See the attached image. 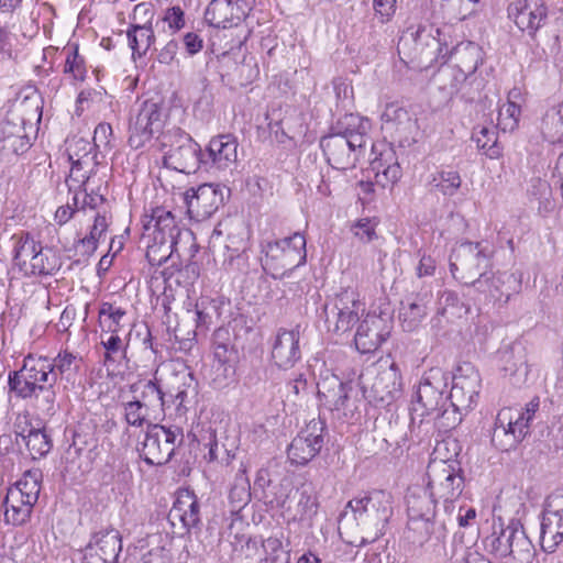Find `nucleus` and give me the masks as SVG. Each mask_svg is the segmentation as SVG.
<instances>
[{
	"mask_svg": "<svg viewBox=\"0 0 563 563\" xmlns=\"http://www.w3.org/2000/svg\"><path fill=\"white\" fill-rule=\"evenodd\" d=\"M163 159L166 167L185 174L196 173L201 165H208L200 145L185 133L170 145Z\"/></svg>",
	"mask_w": 563,
	"mask_h": 563,
	"instance_id": "nucleus-16",
	"label": "nucleus"
},
{
	"mask_svg": "<svg viewBox=\"0 0 563 563\" xmlns=\"http://www.w3.org/2000/svg\"><path fill=\"white\" fill-rule=\"evenodd\" d=\"M228 331L219 329L213 334V355L222 365L229 363L234 356V349L230 344Z\"/></svg>",
	"mask_w": 563,
	"mask_h": 563,
	"instance_id": "nucleus-53",
	"label": "nucleus"
},
{
	"mask_svg": "<svg viewBox=\"0 0 563 563\" xmlns=\"http://www.w3.org/2000/svg\"><path fill=\"white\" fill-rule=\"evenodd\" d=\"M328 331L335 334L350 333L368 313L366 303L354 289H344L333 299L332 306L325 307Z\"/></svg>",
	"mask_w": 563,
	"mask_h": 563,
	"instance_id": "nucleus-7",
	"label": "nucleus"
},
{
	"mask_svg": "<svg viewBox=\"0 0 563 563\" xmlns=\"http://www.w3.org/2000/svg\"><path fill=\"white\" fill-rule=\"evenodd\" d=\"M81 357L67 350L48 358L43 355L27 354L19 371L9 373L10 391L21 399H33L35 408L44 415L55 413V384H64V388L74 386L81 366Z\"/></svg>",
	"mask_w": 563,
	"mask_h": 563,
	"instance_id": "nucleus-1",
	"label": "nucleus"
},
{
	"mask_svg": "<svg viewBox=\"0 0 563 563\" xmlns=\"http://www.w3.org/2000/svg\"><path fill=\"white\" fill-rule=\"evenodd\" d=\"M325 422L320 418L310 420L288 446V459L292 464L306 465L324 444Z\"/></svg>",
	"mask_w": 563,
	"mask_h": 563,
	"instance_id": "nucleus-11",
	"label": "nucleus"
},
{
	"mask_svg": "<svg viewBox=\"0 0 563 563\" xmlns=\"http://www.w3.org/2000/svg\"><path fill=\"white\" fill-rule=\"evenodd\" d=\"M40 492L41 475L38 472H25L14 485L8 488L3 500L4 522L16 527L26 525L38 500Z\"/></svg>",
	"mask_w": 563,
	"mask_h": 563,
	"instance_id": "nucleus-5",
	"label": "nucleus"
},
{
	"mask_svg": "<svg viewBox=\"0 0 563 563\" xmlns=\"http://www.w3.org/2000/svg\"><path fill=\"white\" fill-rule=\"evenodd\" d=\"M64 73L70 74L76 80H84L86 78L87 69L85 58L79 55L77 47L67 51Z\"/></svg>",
	"mask_w": 563,
	"mask_h": 563,
	"instance_id": "nucleus-55",
	"label": "nucleus"
},
{
	"mask_svg": "<svg viewBox=\"0 0 563 563\" xmlns=\"http://www.w3.org/2000/svg\"><path fill=\"white\" fill-rule=\"evenodd\" d=\"M431 299V292L422 291L411 294L401 301L399 319L405 331H413L421 324L428 314Z\"/></svg>",
	"mask_w": 563,
	"mask_h": 563,
	"instance_id": "nucleus-29",
	"label": "nucleus"
},
{
	"mask_svg": "<svg viewBox=\"0 0 563 563\" xmlns=\"http://www.w3.org/2000/svg\"><path fill=\"white\" fill-rule=\"evenodd\" d=\"M163 112L158 103L144 101L129 125V144L133 148L144 146L163 129Z\"/></svg>",
	"mask_w": 563,
	"mask_h": 563,
	"instance_id": "nucleus-14",
	"label": "nucleus"
},
{
	"mask_svg": "<svg viewBox=\"0 0 563 563\" xmlns=\"http://www.w3.org/2000/svg\"><path fill=\"white\" fill-rule=\"evenodd\" d=\"M67 153L71 167L66 184L69 190L81 188L97 166L95 145L82 137L73 139L67 145Z\"/></svg>",
	"mask_w": 563,
	"mask_h": 563,
	"instance_id": "nucleus-12",
	"label": "nucleus"
},
{
	"mask_svg": "<svg viewBox=\"0 0 563 563\" xmlns=\"http://www.w3.org/2000/svg\"><path fill=\"white\" fill-rule=\"evenodd\" d=\"M493 250L483 242H463L451 255L450 271L455 274L461 269L470 275L489 272L492 268Z\"/></svg>",
	"mask_w": 563,
	"mask_h": 563,
	"instance_id": "nucleus-13",
	"label": "nucleus"
},
{
	"mask_svg": "<svg viewBox=\"0 0 563 563\" xmlns=\"http://www.w3.org/2000/svg\"><path fill=\"white\" fill-rule=\"evenodd\" d=\"M435 534L437 539H442L445 537V523H437L434 521V517H422L415 518L412 516H408V539L411 540L413 544L422 545L430 540V538Z\"/></svg>",
	"mask_w": 563,
	"mask_h": 563,
	"instance_id": "nucleus-36",
	"label": "nucleus"
},
{
	"mask_svg": "<svg viewBox=\"0 0 563 563\" xmlns=\"http://www.w3.org/2000/svg\"><path fill=\"white\" fill-rule=\"evenodd\" d=\"M472 140L476 146L489 158H498L501 155V147L497 141V132L494 126L479 125L474 128Z\"/></svg>",
	"mask_w": 563,
	"mask_h": 563,
	"instance_id": "nucleus-48",
	"label": "nucleus"
},
{
	"mask_svg": "<svg viewBox=\"0 0 563 563\" xmlns=\"http://www.w3.org/2000/svg\"><path fill=\"white\" fill-rule=\"evenodd\" d=\"M16 437L27 446L33 457L44 456L52 449V442L46 432L38 428L25 426L16 432Z\"/></svg>",
	"mask_w": 563,
	"mask_h": 563,
	"instance_id": "nucleus-43",
	"label": "nucleus"
},
{
	"mask_svg": "<svg viewBox=\"0 0 563 563\" xmlns=\"http://www.w3.org/2000/svg\"><path fill=\"white\" fill-rule=\"evenodd\" d=\"M298 495L295 512L291 515L292 521H298L311 526L312 519L318 514V499L310 489L296 490Z\"/></svg>",
	"mask_w": 563,
	"mask_h": 563,
	"instance_id": "nucleus-46",
	"label": "nucleus"
},
{
	"mask_svg": "<svg viewBox=\"0 0 563 563\" xmlns=\"http://www.w3.org/2000/svg\"><path fill=\"white\" fill-rule=\"evenodd\" d=\"M437 36L432 33V30L428 31L426 27H419L413 36V42L416 44V49L419 51L420 55H426V62L432 63L438 53L442 52L441 41L439 36L441 35V30H434Z\"/></svg>",
	"mask_w": 563,
	"mask_h": 563,
	"instance_id": "nucleus-44",
	"label": "nucleus"
},
{
	"mask_svg": "<svg viewBox=\"0 0 563 563\" xmlns=\"http://www.w3.org/2000/svg\"><path fill=\"white\" fill-rule=\"evenodd\" d=\"M242 473L236 476V483L230 489L229 498L234 507L242 508L250 501V485L247 478L244 476L245 470L241 471Z\"/></svg>",
	"mask_w": 563,
	"mask_h": 563,
	"instance_id": "nucleus-56",
	"label": "nucleus"
},
{
	"mask_svg": "<svg viewBox=\"0 0 563 563\" xmlns=\"http://www.w3.org/2000/svg\"><path fill=\"white\" fill-rule=\"evenodd\" d=\"M163 21L175 33L185 26V13L178 5L168 8L164 13Z\"/></svg>",
	"mask_w": 563,
	"mask_h": 563,
	"instance_id": "nucleus-62",
	"label": "nucleus"
},
{
	"mask_svg": "<svg viewBox=\"0 0 563 563\" xmlns=\"http://www.w3.org/2000/svg\"><path fill=\"white\" fill-rule=\"evenodd\" d=\"M430 184L442 195L452 197L462 186V178L457 170L442 167L430 176Z\"/></svg>",
	"mask_w": 563,
	"mask_h": 563,
	"instance_id": "nucleus-47",
	"label": "nucleus"
},
{
	"mask_svg": "<svg viewBox=\"0 0 563 563\" xmlns=\"http://www.w3.org/2000/svg\"><path fill=\"white\" fill-rule=\"evenodd\" d=\"M262 547L266 554L265 560H271L272 563H276V561L280 558V555L285 554L288 560V552L284 551L283 538L278 536H271L267 539L263 540Z\"/></svg>",
	"mask_w": 563,
	"mask_h": 563,
	"instance_id": "nucleus-59",
	"label": "nucleus"
},
{
	"mask_svg": "<svg viewBox=\"0 0 563 563\" xmlns=\"http://www.w3.org/2000/svg\"><path fill=\"white\" fill-rule=\"evenodd\" d=\"M123 418L128 426L143 428L152 412L140 404V401L128 400L122 402Z\"/></svg>",
	"mask_w": 563,
	"mask_h": 563,
	"instance_id": "nucleus-52",
	"label": "nucleus"
},
{
	"mask_svg": "<svg viewBox=\"0 0 563 563\" xmlns=\"http://www.w3.org/2000/svg\"><path fill=\"white\" fill-rule=\"evenodd\" d=\"M437 497L427 484L409 487L406 501L408 516L415 518L435 517Z\"/></svg>",
	"mask_w": 563,
	"mask_h": 563,
	"instance_id": "nucleus-33",
	"label": "nucleus"
},
{
	"mask_svg": "<svg viewBox=\"0 0 563 563\" xmlns=\"http://www.w3.org/2000/svg\"><path fill=\"white\" fill-rule=\"evenodd\" d=\"M144 234L152 236L159 246H167L172 252L177 244L180 229L175 216L164 207L152 208L151 214H145L143 220Z\"/></svg>",
	"mask_w": 563,
	"mask_h": 563,
	"instance_id": "nucleus-19",
	"label": "nucleus"
},
{
	"mask_svg": "<svg viewBox=\"0 0 563 563\" xmlns=\"http://www.w3.org/2000/svg\"><path fill=\"white\" fill-rule=\"evenodd\" d=\"M97 246L98 240H96L93 236L86 235L78 240L75 245V251L77 255L82 257V261H87L95 253ZM79 261H81V258Z\"/></svg>",
	"mask_w": 563,
	"mask_h": 563,
	"instance_id": "nucleus-64",
	"label": "nucleus"
},
{
	"mask_svg": "<svg viewBox=\"0 0 563 563\" xmlns=\"http://www.w3.org/2000/svg\"><path fill=\"white\" fill-rule=\"evenodd\" d=\"M375 229L376 223L368 218H364L353 225L352 231L361 242L368 243L377 236Z\"/></svg>",
	"mask_w": 563,
	"mask_h": 563,
	"instance_id": "nucleus-60",
	"label": "nucleus"
},
{
	"mask_svg": "<svg viewBox=\"0 0 563 563\" xmlns=\"http://www.w3.org/2000/svg\"><path fill=\"white\" fill-rule=\"evenodd\" d=\"M451 58L455 60L460 71L468 77L473 75L484 60L482 47L471 41L459 43L451 52Z\"/></svg>",
	"mask_w": 563,
	"mask_h": 563,
	"instance_id": "nucleus-35",
	"label": "nucleus"
},
{
	"mask_svg": "<svg viewBox=\"0 0 563 563\" xmlns=\"http://www.w3.org/2000/svg\"><path fill=\"white\" fill-rule=\"evenodd\" d=\"M515 522L511 521L508 526H500L499 529L494 527V530L489 537L485 540V547L487 551L495 555L497 559L507 558L509 542L515 528Z\"/></svg>",
	"mask_w": 563,
	"mask_h": 563,
	"instance_id": "nucleus-49",
	"label": "nucleus"
},
{
	"mask_svg": "<svg viewBox=\"0 0 563 563\" xmlns=\"http://www.w3.org/2000/svg\"><path fill=\"white\" fill-rule=\"evenodd\" d=\"M320 146L328 163L335 169L345 170L355 166L357 154H353L349 142L335 133L324 136Z\"/></svg>",
	"mask_w": 563,
	"mask_h": 563,
	"instance_id": "nucleus-28",
	"label": "nucleus"
},
{
	"mask_svg": "<svg viewBox=\"0 0 563 563\" xmlns=\"http://www.w3.org/2000/svg\"><path fill=\"white\" fill-rule=\"evenodd\" d=\"M307 241L302 233L294 234L262 244L263 267L273 278L282 279L302 266L307 261Z\"/></svg>",
	"mask_w": 563,
	"mask_h": 563,
	"instance_id": "nucleus-4",
	"label": "nucleus"
},
{
	"mask_svg": "<svg viewBox=\"0 0 563 563\" xmlns=\"http://www.w3.org/2000/svg\"><path fill=\"white\" fill-rule=\"evenodd\" d=\"M183 437V431L177 427L148 423L141 442L140 455L148 465H165L181 444Z\"/></svg>",
	"mask_w": 563,
	"mask_h": 563,
	"instance_id": "nucleus-8",
	"label": "nucleus"
},
{
	"mask_svg": "<svg viewBox=\"0 0 563 563\" xmlns=\"http://www.w3.org/2000/svg\"><path fill=\"white\" fill-rule=\"evenodd\" d=\"M126 37L133 58L145 55L155 41L154 31L150 23L131 25L126 32Z\"/></svg>",
	"mask_w": 563,
	"mask_h": 563,
	"instance_id": "nucleus-42",
	"label": "nucleus"
},
{
	"mask_svg": "<svg viewBox=\"0 0 563 563\" xmlns=\"http://www.w3.org/2000/svg\"><path fill=\"white\" fill-rule=\"evenodd\" d=\"M499 368L505 376H509L514 384L526 380L528 375L527 351L525 345L512 342L503 345L497 353Z\"/></svg>",
	"mask_w": 563,
	"mask_h": 563,
	"instance_id": "nucleus-25",
	"label": "nucleus"
},
{
	"mask_svg": "<svg viewBox=\"0 0 563 563\" xmlns=\"http://www.w3.org/2000/svg\"><path fill=\"white\" fill-rule=\"evenodd\" d=\"M130 391L134 395L133 400L140 401L152 413L164 411L168 404L159 385L152 379H140L131 384Z\"/></svg>",
	"mask_w": 563,
	"mask_h": 563,
	"instance_id": "nucleus-32",
	"label": "nucleus"
},
{
	"mask_svg": "<svg viewBox=\"0 0 563 563\" xmlns=\"http://www.w3.org/2000/svg\"><path fill=\"white\" fill-rule=\"evenodd\" d=\"M121 536L115 529L101 530L93 534L85 548V558L98 556L102 563L113 562L121 552Z\"/></svg>",
	"mask_w": 563,
	"mask_h": 563,
	"instance_id": "nucleus-27",
	"label": "nucleus"
},
{
	"mask_svg": "<svg viewBox=\"0 0 563 563\" xmlns=\"http://www.w3.org/2000/svg\"><path fill=\"white\" fill-rule=\"evenodd\" d=\"M101 344L106 350L104 362H114L117 356L124 353V345L118 333L102 332Z\"/></svg>",
	"mask_w": 563,
	"mask_h": 563,
	"instance_id": "nucleus-57",
	"label": "nucleus"
},
{
	"mask_svg": "<svg viewBox=\"0 0 563 563\" xmlns=\"http://www.w3.org/2000/svg\"><path fill=\"white\" fill-rule=\"evenodd\" d=\"M508 14L521 31L536 33L547 19L543 0H518L508 7Z\"/></svg>",
	"mask_w": 563,
	"mask_h": 563,
	"instance_id": "nucleus-24",
	"label": "nucleus"
},
{
	"mask_svg": "<svg viewBox=\"0 0 563 563\" xmlns=\"http://www.w3.org/2000/svg\"><path fill=\"white\" fill-rule=\"evenodd\" d=\"M401 387V376L395 363H391L388 369L378 374L373 385L374 390L380 394V399L391 400L399 396Z\"/></svg>",
	"mask_w": 563,
	"mask_h": 563,
	"instance_id": "nucleus-41",
	"label": "nucleus"
},
{
	"mask_svg": "<svg viewBox=\"0 0 563 563\" xmlns=\"http://www.w3.org/2000/svg\"><path fill=\"white\" fill-rule=\"evenodd\" d=\"M448 387L446 374L440 367H432L427 371L419 383L417 391L412 399L411 416L423 418L424 416H434V419H450L446 408L449 399L443 396Z\"/></svg>",
	"mask_w": 563,
	"mask_h": 563,
	"instance_id": "nucleus-6",
	"label": "nucleus"
},
{
	"mask_svg": "<svg viewBox=\"0 0 563 563\" xmlns=\"http://www.w3.org/2000/svg\"><path fill=\"white\" fill-rule=\"evenodd\" d=\"M14 249H13V265L19 268L24 275L30 268L37 250L41 249V243L36 242L30 233H22L21 235H14Z\"/></svg>",
	"mask_w": 563,
	"mask_h": 563,
	"instance_id": "nucleus-38",
	"label": "nucleus"
},
{
	"mask_svg": "<svg viewBox=\"0 0 563 563\" xmlns=\"http://www.w3.org/2000/svg\"><path fill=\"white\" fill-rule=\"evenodd\" d=\"M238 140L232 134H220L212 137L203 154L208 165L219 170L231 168L238 161Z\"/></svg>",
	"mask_w": 563,
	"mask_h": 563,
	"instance_id": "nucleus-26",
	"label": "nucleus"
},
{
	"mask_svg": "<svg viewBox=\"0 0 563 563\" xmlns=\"http://www.w3.org/2000/svg\"><path fill=\"white\" fill-rule=\"evenodd\" d=\"M426 484L437 498L456 500L463 492L464 478L452 464L439 460L429 463Z\"/></svg>",
	"mask_w": 563,
	"mask_h": 563,
	"instance_id": "nucleus-10",
	"label": "nucleus"
},
{
	"mask_svg": "<svg viewBox=\"0 0 563 563\" xmlns=\"http://www.w3.org/2000/svg\"><path fill=\"white\" fill-rule=\"evenodd\" d=\"M80 195V203L79 209H91L97 212H102V210H107V201L101 194H96L93 191L88 192L85 187L82 191H77Z\"/></svg>",
	"mask_w": 563,
	"mask_h": 563,
	"instance_id": "nucleus-58",
	"label": "nucleus"
},
{
	"mask_svg": "<svg viewBox=\"0 0 563 563\" xmlns=\"http://www.w3.org/2000/svg\"><path fill=\"white\" fill-rule=\"evenodd\" d=\"M521 273L494 274L489 271L482 272L476 279L472 280V286L494 300L507 303L514 294L521 290Z\"/></svg>",
	"mask_w": 563,
	"mask_h": 563,
	"instance_id": "nucleus-20",
	"label": "nucleus"
},
{
	"mask_svg": "<svg viewBox=\"0 0 563 563\" xmlns=\"http://www.w3.org/2000/svg\"><path fill=\"white\" fill-rule=\"evenodd\" d=\"M371 129L372 124L367 118L356 113H346L338 121L335 134L349 136L358 133V131H361V134H364L369 133Z\"/></svg>",
	"mask_w": 563,
	"mask_h": 563,
	"instance_id": "nucleus-50",
	"label": "nucleus"
},
{
	"mask_svg": "<svg viewBox=\"0 0 563 563\" xmlns=\"http://www.w3.org/2000/svg\"><path fill=\"white\" fill-rule=\"evenodd\" d=\"M251 10L246 0H211L205 12V20L214 27L227 29L238 25Z\"/></svg>",
	"mask_w": 563,
	"mask_h": 563,
	"instance_id": "nucleus-21",
	"label": "nucleus"
},
{
	"mask_svg": "<svg viewBox=\"0 0 563 563\" xmlns=\"http://www.w3.org/2000/svg\"><path fill=\"white\" fill-rule=\"evenodd\" d=\"M389 335L385 321L377 314L368 312L356 327L354 344L362 353L375 352Z\"/></svg>",
	"mask_w": 563,
	"mask_h": 563,
	"instance_id": "nucleus-23",
	"label": "nucleus"
},
{
	"mask_svg": "<svg viewBox=\"0 0 563 563\" xmlns=\"http://www.w3.org/2000/svg\"><path fill=\"white\" fill-rule=\"evenodd\" d=\"M62 266L60 258L52 247H43L37 253L26 271V276L54 275Z\"/></svg>",
	"mask_w": 563,
	"mask_h": 563,
	"instance_id": "nucleus-39",
	"label": "nucleus"
},
{
	"mask_svg": "<svg viewBox=\"0 0 563 563\" xmlns=\"http://www.w3.org/2000/svg\"><path fill=\"white\" fill-rule=\"evenodd\" d=\"M371 170L375 174L376 184L383 188L395 185L401 177L396 153L387 145L371 161Z\"/></svg>",
	"mask_w": 563,
	"mask_h": 563,
	"instance_id": "nucleus-30",
	"label": "nucleus"
},
{
	"mask_svg": "<svg viewBox=\"0 0 563 563\" xmlns=\"http://www.w3.org/2000/svg\"><path fill=\"white\" fill-rule=\"evenodd\" d=\"M563 541V490H555L545 500L542 514L540 543L545 552H553Z\"/></svg>",
	"mask_w": 563,
	"mask_h": 563,
	"instance_id": "nucleus-15",
	"label": "nucleus"
},
{
	"mask_svg": "<svg viewBox=\"0 0 563 563\" xmlns=\"http://www.w3.org/2000/svg\"><path fill=\"white\" fill-rule=\"evenodd\" d=\"M541 132L551 143L563 141V103H558L547 110L541 124Z\"/></svg>",
	"mask_w": 563,
	"mask_h": 563,
	"instance_id": "nucleus-45",
	"label": "nucleus"
},
{
	"mask_svg": "<svg viewBox=\"0 0 563 563\" xmlns=\"http://www.w3.org/2000/svg\"><path fill=\"white\" fill-rule=\"evenodd\" d=\"M481 388V376L477 369L470 363H465L456 369L452 378V387L448 397L452 407V421L444 424L453 428L462 418L456 413L467 412L475 406Z\"/></svg>",
	"mask_w": 563,
	"mask_h": 563,
	"instance_id": "nucleus-9",
	"label": "nucleus"
},
{
	"mask_svg": "<svg viewBox=\"0 0 563 563\" xmlns=\"http://www.w3.org/2000/svg\"><path fill=\"white\" fill-rule=\"evenodd\" d=\"M80 203V195L75 192L71 198V203L67 202L65 206H60L55 212V221L63 225L67 223L74 216V213L79 210Z\"/></svg>",
	"mask_w": 563,
	"mask_h": 563,
	"instance_id": "nucleus-61",
	"label": "nucleus"
},
{
	"mask_svg": "<svg viewBox=\"0 0 563 563\" xmlns=\"http://www.w3.org/2000/svg\"><path fill=\"white\" fill-rule=\"evenodd\" d=\"M125 314L124 309L114 307L110 302H103L99 309L101 332L118 333L122 327L121 321Z\"/></svg>",
	"mask_w": 563,
	"mask_h": 563,
	"instance_id": "nucleus-51",
	"label": "nucleus"
},
{
	"mask_svg": "<svg viewBox=\"0 0 563 563\" xmlns=\"http://www.w3.org/2000/svg\"><path fill=\"white\" fill-rule=\"evenodd\" d=\"M521 110L518 104L508 101L503 104L498 112V126L503 131H514L518 126Z\"/></svg>",
	"mask_w": 563,
	"mask_h": 563,
	"instance_id": "nucleus-54",
	"label": "nucleus"
},
{
	"mask_svg": "<svg viewBox=\"0 0 563 563\" xmlns=\"http://www.w3.org/2000/svg\"><path fill=\"white\" fill-rule=\"evenodd\" d=\"M534 555L536 550L532 542L527 537L522 526L516 521L507 558H510L512 563H531Z\"/></svg>",
	"mask_w": 563,
	"mask_h": 563,
	"instance_id": "nucleus-37",
	"label": "nucleus"
},
{
	"mask_svg": "<svg viewBox=\"0 0 563 563\" xmlns=\"http://www.w3.org/2000/svg\"><path fill=\"white\" fill-rule=\"evenodd\" d=\"M0 143L3 151L15 155L23 154L30 147V139L20 126L3 122L0 130Z\"/></svg>",
	"mask_w": 563,
	"mask_h": 563,
	"instance_id": "nucleus-40",
	"label": "nucleus"
},
{
	"mask_svg": "<svg viewBox=\"0 0 563 563\" xmlns=\"http://www.w3.org/2000/svg\"><path fill=\"white\" fill-rule=\"evenodd\" d=\"M539 406V398L536 397L525 408L505 407L500 409L494 422L493 445L501 452L516 450L530 433V424Z\"/></svg>",
	"mask_w": 563,
	"mask_h": 563,
	"instance_id": "nucleus-3",
	"label": "nucleus"
},
{
	"mask_svg": "<svg viewBox=\"0 0 563 563\" xmlns=\"http://www.w3.org/2000/svg\"><path fill=\"white\" fill-rule=\"evenodd\" d=\"M380 120L382 129L389 133L400 146H410L416 143L417 120L405 108L397 103H389L385 107Z\"/></svg>",
	"mask_w": 563,
	"mask_h": 563,
	"instance_id": "nucleus-18",
	"label": "nucleus"
},
{
	"mask_svg": "<svg viewBox=\"0 0 563 563\" xmlns=\"http://www.w3.org/2000/svg\"><path fill=\"white\" fill-rule=\"evenodd\" d=\"M187 213L194 221H205L223 203V188L220 185L202 184L185 192Z\"/></svg>",
	"mask_w": 563,
	"mask_h": 563,
	"instance_id": "nucleus-17",
	"label": "nucleus"
},
{
	"mask_svg": "<svg viewBox=\"0 0 563 563\" xmlns=\"http://www.w3.org/2000/svg\"><path fill=\"white\" fill-rule=\"evenodd\" d=\"M272 358L283 369H288L301 358L299 327L279 329L274 338Z\"/></svg>",
	"mask_w": 563,
	"mask_h": 563,
	"instance_id": "nucleus-22",
	"label": "nucleus"
},
{
	"mask_svg": "<svg viewBox=\"0 0 563 563\" xmlns=\"http://www.w3.org/2000/svg\"><path fill=\"white\" fill-rule=\"evenodd\" d=\"M169 518L174 522L179 520L187 530L196 528L200 522V506L197 496L189 489H180L169 511Z\"/></svg>",
	"mask_w": 563,
	"mask_h": 563,
	"instance_id": "nucleus-31",
	"label": "nucleus"
},
{
	"mask_svg": "<svg viewBox=\"0 0 563 563\" xmlns=\"http://www.w3.org/2000/svg\"><path fill=\"white\" fill-rule=\"evenodd\" d=\"M318 397L321 405L341 418V412L349 399L347 386L338 377L323 380L318 385Z\"/></svg>",
	"mask_w": 563,
	"mask_h": 563,
	"instance_id": "nucleus-34",
	"label": "nucleus"
},
{
	"mask_svg": "<svg viewBox=\"0 0 563 563\" xmlns=\"http://www.w3.org/2000/svg\"><path fill=\"white\" fill-rule=\"evenodd\" d=\"M345 509L352 511L357 526L368 534L362 538V544L372 543L385 534L393 516V496L379 489L361 493L347 503Z\"/></svg>",
	"mask_w": 563,
	"mask_h": 563,
	"instance_id": "nucleus-2",
	"label": "nucleus"
},
{
	"mask_svg": "<svg viewBox=\"0 0 563 563\" xmlns=\"http://www.w3.org/2000/svg\"><path fill=\"white\" fill-rule=\"evenodd\" d=\"M373 9L379 21L386 23L396 12V0H373Z\"/></svg>",
	"mask_w": 563,
	"mask_h": 563,
	"instance_id": "nucleus-63",
	"label": "nucleus"
}]
</instances>
